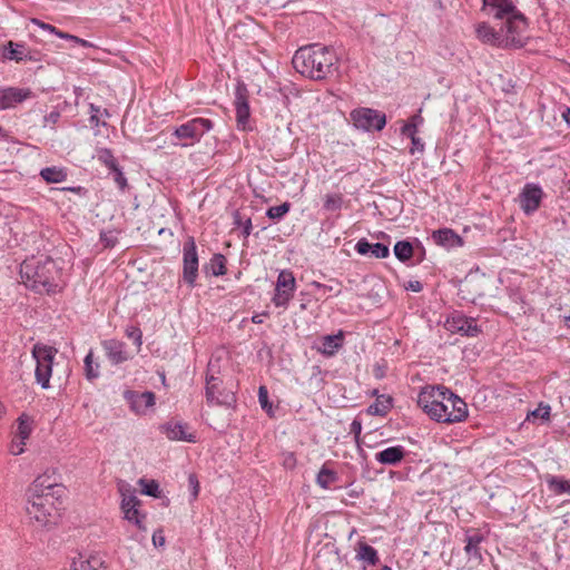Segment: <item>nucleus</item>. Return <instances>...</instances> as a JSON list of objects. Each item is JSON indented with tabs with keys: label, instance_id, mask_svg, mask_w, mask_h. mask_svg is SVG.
Instances as JSON below:
<instances>
[{
	"label": "nucleus",
	"instance_id": "1",
	"mask_svg": "<svg viewBox=\"0 0 570 570\" xmlns=\"http://www.w3.org/2000/svg\"><path fill=\"white\" fill-rule=\"evenodd\" d=\"M62 493L61 485L47 483V478L38 476L27 491L26 514L29 523L38 529L57 524Z\"/></svg>",
	"mask_w": 570,
	"mask_h": 570
},
{
	"label": "nucleus",
	"instance_id": "2",
	"mask_svg": "<svg viewBox=\"0 0 570 570\" xmlns=\"http://www.w3.org/2000/svg\"><path fill=\"white\" fill-rule=\"evenodd\" d=\"M292 63L301 75L322 80L336 70L337 56L332 48L313 43L296 50Z\"/></svg>",
	"mask_w": 570,
	"mask_h": 570
},
{
	"label": "nucleus",
	"instance_id": "3",
	"mask_svg": "<svg viewBox=\"0 0 570 570\" xmlns=\"http://www.w3.org/2000/svg\"><path fill=\"white\" fill-rule=\"evenodd\" d=\"M61 268L49 256L24 259L20 266V276L27 287L37 293H56L60 288Z\"/></svg>",
	"mask_w": 570,
	"mask_h": 570
},
{
	"label": "nucleus",
	"instance_id": "4",
	"mask_svg": "<svg viewBox=\"0 0 570 570\" xmlns=\"http://www.w3.org/2000/svg\"><path fill=\"white\" fill-rule=\"evenodd\" d=\"M433 402V405L422 409L430 419L436 422L455 423L461 422L468 416L466 403L450 391L446 395H442Z\"/></svg>",
	"mask_w": 570,
	"mask_h": 570
},
{
	"label": "nucleus",
	"instance_id": "5",
	"mask_svg": "<svg viewBox=\"0 0 570 570\" xmlns=\"http://www.w3.org/2000/svg\"><path fill=\"white\" fill-rule=\"evenodd\" d=\"M212 129V120L207 118H194L175 128L173 136L179 140H184L183 142H179V146L188 147L193 146L196 141H199L200 138ZM175 145H178V142H175Z\"/></svg>",
	"mask_w": 570,
	"mask_h": 570
},
{
	"label": "nucleus",
	"instance_id": "6",
	"mask_svg": "<svg viewBox=\"0 0 570 570\" xmlns=\"http://www.w3.org/2000/svg\"><path fill=\"white\" fill-rule=\"evenodd\" d=\"M57 353V350L42 345V344H35L32 348V356L36 360V380L41 385L42 389L49 387V380L51 377L52 372V363L55 355Z\"/></svg>",
	"mask_w": 570,
	"mask_h": 570
},
{
	"label": "nucleus",
	"instance_id": "7",
	"mask_svg": "<svg viewBox=\"0 0 570 570\" xmlns=\"http://www.w3.org/2000/svg\"><path fill=\"white\" fill-rule=\"evenodd\" d=\"M350 119L355 128L364 131H380L386 125L385 114L366 107L352 110L350 114Z\"/></svg>",
	"mask_w": 570,
	"mask_h": 570
},
{
	"label": "nucleus",
	"instance_id": "8",
	"mask_svg": "<svg viewBox=\"0 0 570 570\" xmlns=\"http://www.w3.org/2000/svg\"><path fill=\"white\" fill-rule=\"evenodd\" d=\"M505 21V36H503L504 39V47H515L520 48L524 46V37L523 33L527 30L528 27V19L524 17V14L520 11H517L512 14H509L504 18Z\"/></svg>",
	"mask_w": 570,
	"mask_h": 570
},
{
	"label": "nucleus",
	"instance_id": "9",
	"mask_svg": "<svg viewBox=\"0 0 570 570\" xmlns=\"http://www.w3.org/2000/svg\"><path fill=\"white\" fill-rule=\"evenodd\" d=\"M206 401L208 404L232 406L235 393L223 385V381L214 374L206 375Z\"/></svg>",
	"mask_w": 570,
	"mask_h": 570
},
{
	"label": "nucleus",
	"instance_id": "10",
	"mask_svg": "<svg viewBox=\"0 0 570 570\" xmlns=\"http://www.w3.org/2000/svg\"><path fill=\"white\" fill-rule=\"evenodd\" d=\"M296 281L293 273L288 269L279 272L276 281L275 293L272 302L277 307L286 308L294 296Z\"/></svg>",
	"mask_w": 570,
	"mask_h": 570
},
{
	"label": "nucleus",
	"instance_id": "11",
	"mask_svg": "<svg viewBox=\"0 0 570 570\" xmlns=\"http://www.w3.org/2000/svg\"><path fill=\"white\" fill-rule=\"evenodd\" d=\"M183 278L190 287L196 285L198 276V255L194 237H188L183 248Z\"/></svg>",
	"mask_w": 570,
	"mask_h": 570
},
{
	"label": "nucleus",
	"instance_id": "12",
	"mask_svg": "<svg viewBox=\"0 0 570 570\" xmlns=\"http://www.w3.org/2000/svg\"><path fill=\"white\" fill-rule=\"evenodd\" d=\"M543 195V190L538 184H525L519 194V204L524 214H533L540 207Z\"/></svg>",
	"mask_w": 570,
	"mask_h": 570
},
{
	"label": "nucleus",
	"instance_id": "13",
	"mask_svg": "<svg viewBox=\"0 0 570 570\" xmlns=\"http://www.w3.org/2000/svg\"><path fill=\"white\" fill-rule=\"evenodd\" d=\"M445 327L453 333H460L461 335L470 337H474L481 332L475 318L466 317L460 313L449 317L445 322Z\"/></svg>",
	"mask_w": 570,
	"mask_h": 570
},
{
	"label": "nucleus",
	"instance_id": "14",
	"mask_svg": "<svg viewBox=\"0 0 570 570\" xmlns=\"http://www.w3.org/2000/svg\"><path fill=\"white\" fill-rule=\"evenodd\" d=\"M32 95L28 88H0V110L10 109L21 104Z\"/></svg>",
	"mask_w": 570,
	"mask_h": 570
},
{
	"label": "nucleus",
	"instance_id": "15",
	"mask_svg": "<svg viewBox=\"0 0 570 570\" xmlns=\"http://www.w3.org/2000/svg\"><path fill=\"white\" fill-rule=\"evenodd\" d=\"M160 431L171 441L196 442L194 433L188 432V425L180 422H167L160 426Z\"/></svg>",
	"mask_w": 570,
	"mask_h": 570
},
{
	"label": "nucleus",
	"instance_id": "16",
	"mask_svg": "<svg viewBox=\"0 0 570 570\" xmlns=\"http://www.w3.org/2000/svg\"><path fill=\"white\" fill-rule=\"evenodd\" d=\"M235 109L238 129L246 130L250 112L245 88L238 87L236 90Z\"/></svg>",
	"mask_w": 570,
	"mask_h": 570
},
{
	"label": "nucleus",
	"instance_id": "17",
	"mask_svg": "<svg viewBox=\"0 0 570 570\" xmlns=\"http://www.w3.org/2000/svg\"><path fill=\"white\" fill-rule=\"evenodd\" d=\"M125 397L130 403L131 410L137 414H142L146 410L155 404L156 396L153 392L146 391L142 393L126 392Z\"/></svg>",
	"mask_w": 570,
	"mask_h": 570
},
{
	"label": "nucleus",
	"instance_id": "18",
	"mask_svg": "<svg viewBox=\"0 0 570 570\" xmlns=\"http://www.w3.org/2000/svg\"><path fill=\"white\" fill-rule=\"evenodd\" d=\"M102 347L111 364L118 365L130 358L126 351V344L117 340H108L102 343Z\"/></svg>",
	"mask_w": 570,
	"mask_h": 570
},
{
	"label": "nucleus",
	"instance_id": "19",
	"mask_svg": "<svg viewBox=\"0 0 570 570\" xmlns=\"http://www.w3.org/2000/svg\"><path fill=\"white\" fill-rule=\"evenodd\" d=\"M407 451L404 446L394 445L376 452L375 460L384 465H397L404 460Z\"/></svg>",
	"mask_w": 570,
	"mask_h": 570
},
{
	"label": "nucleus",
	"instance_id": "20",
	"mask_svg": "<svg viewBox=\"0 0 570 570\" xmlns=\"http://www.w3.org/2000/svg\"><path fill=\"white\" fill-rule=\"evenodd\" d=\"M355 250L360 255H371L375 258H385L390 255V249L382 243H370L366 238H361L355 245Z\"/></svg>",
	"mask_w": 570,
	"mask_h": 570
},
{
	"label": "nucleus",
	"instance_id": "21",
	"mask_svg": "<svg viewBox=\"0 0 570 570\" xmlns=\"http://www.w3.org/2000/svg\"><path fill=\"white\" fill-rule=\"evenodd\" d=\"M451 390L444 386H425L421 390L417 396V405L421 409H426L430 405H433L439 399H443L442 395H446Z\"/></svg>",
	"mask_w": 570,
	"mask_h": 570
},
{
	"label": "nucleus",
	"instance_id": "22",
	"mask_svg": "<svg viewBox=\"0 0 570 570\" xmlns=\"http://www.w3.org/2000/svg\"><path fill=\"white\" fill-rule=\"evenodd\" d=\"M501 31H503V28L501 29ZM476 35L478 38L484 43L504 47V39L502 32L495 31L491 26H489L485 22H482L476 27Z\"/></svg>",
	"mask_w": 570,
	"mask_h": 570
},
{
	"label": "nucleus",
	"instance_id": "23",
	"mask_svg": "<svg viewBox=\"0 0 570 570\" xmlns=\"http://www.w3.org/2000/svg\"><path fill=\"white\" fill-rule=\"evenodd\" d=\"M72 570H106L105 561L99 554L85 557L79 554L72 561Z\"/></svg>",
	"mask_w": 570,
	"mask_h": 570
},
{
	"label": "nucleus",
	"instance_id": "24",
	"mask_svg": "<svg viewBox=\"0 0 570 570\" xmlns=\"http://www.w3.org/2000/svg\"><path fill=\"white\" fill-rule=\"evenodd\" d=\"M432 238L438 245L449 248L462 245L461 237L450 228L433 232Z\"/></svg>",
	"mask_w": 570,
	"mask_h": 570
},
{
	"label": "nucleus",
	"instance_id": "25",
	"mask_svg": "<svg viewBox=\"0 0 570 570\" xmlns=\"http://www.w3.org/2000/svg\"><path fill=\"white\" fill-rule=\"evenodd\" d=\"M488 7L495 9L494 18L504 19L507 16L519 11L513 0H488Z\"/></svg>",
	"mask_w": 570,
	"mask_h": 570
},
{
	"label": "nucleus",
	"instance_id": "26",
	"mask_svg": "<svg viewBox=\"0 0 570 570\" xmlns=\"http://www.w3.org/2000/svg\"><path fill=\"white\" fill-rule=\"evenodd\" d=\"M343 344V334L340 332L336 335H326L322 338V346L320 352L326 356H333Z\"/></svg>",
	"mask_w": 570,
	"mask_h": 570
},
{
	"label": "nucleus",
	"instance_id": "27",
	"mask_svg": "<svg viewBox=\"0 0 570 570\" xmlns=\"http://www.w3.org/2000/svg\"><path fill=\"white\" fill-rule=\"evenodd\" d=\"M393 406V399L390 395H376V400L367 409L368 414L384 416Z\"/></svg>",
	"mask_w": 570,
	"mask_h": 570
},
{
	"label": "nucleus",
	"instance_id": "28",
	"mask_svg": "<svg viewBox=\"0 0 570 570\" xmlns=\"http://www.w3.org/2000/svg\"><path fill=\"white\" fill-rule=\"evenodd\" d=\"M544 480H546V483H547L549 490L553 494L560 495V494H566V493L569 494L570 493V480H564L562 478L551 475V474H547Z\"/></svg>",
	"mask_w": 570,
	"mask_h": 570
},
{
	"label": "nucleus",
	"instance_id": "29",
	"mask_svg": "<svg viewBox=\"0 0 570 570\" xmlns=\"http://www.w3.org/2000/svg\"><path fill=\"white\" fill-rule=\"evenodd\" d=\"M356 558L371 566H375L379 562L377 551L366 542H358L356 548Z\"/></svg>",
	"mask_w": 570,
	"mask_h": 570
},
{
	"label": "nucleus",
	"instance_id": "30",
	"mask_svg": "<svg viewBox=\"0 0 570 570\" xmlns=\"http://www.w3.org/2000/svg\"><path fill=\"white\" fill-rule=\"evenodd\" d=\"M207 274L222 276L226 273V257L222 254H214L209 263L204 266Z\"/></svg>",
	"mask_w": 570,
	"mask_h": 570
},
{
	"label": "nucleus",
	"instance_id": "31",
	"mask_svg": "<svg viewBox=\"0 0 570 570\" xmlns=\"http://www.w3.org/2000/svg\"><path fill=\"white\" fill-rule=\"evenodd\" d=\"M465 552L470 556V557H475V558H481V553H480V543L483 541V535L478 532V531H473L472 533H466V537H465Z\"/></svg>",
	"mask_w": 570,
	"mask_h": 570
},
{
	"label": "nucleus",
	"instance_id": "32",
	"mask_svg": "<svg viewBox=\"0 0 570 570\" xmlns=\"http://www.w3.org/2000/svg\"><path fill=\"white\" fill-rule=\"evenodd\" d=\"M40 176L47 183H62L67 179V171L60 167H46L41 169Z\"/></svg>",
	"mask_w": 570,
	"mask_h": 570
},
{
	"label": "nucleus",
	"instance_id": "33",
	"mask_svg": "<svg viewBox=\"0 0 570 570\" xmlns=\"http://www.w3.org/2000/svg\"><path fill=\"white\" fill-rule=\"evenodd\" d=\"M337 479V473L324 464L317 473L316 483L322 489H328Z\"/></svg>",
	"mask_w": 570,
	"mask_h": 570
},
{
	"label": "nucleus",
	"instance_id": "34",
	"mask_svg": "<svg viewBox=\"0 0 570 570\" xmlns=\"http://www.w3.org/2000/svg\"><path fill=\"white\" fill-rule=\"evenodd\" d=\"M23 45L8 42V47L3 49V58L8 60H14L17 62L22 61L26 58Z\"/></svg>",
	"mask_w": 570,
	"mask_h": 570
},
{
	"label": "nucleus",
	"instance_id": "35",
	"mask_svg": "<svg viewBox=\"0 0 570 570\" xmlns=\"http://www.w3.org/2000/svg\"><path fill=\"white\" fill-rule=\"evenodd\" d=\"M394 255L402 262H407L413 256V246L407 240H400L394 245Z\"/></svg>",
	"mask_w": 570,
	"mask_h": 570
},
{
	"label": "nucleus",
	"instance_id": "36",
	"mask_svg": "<svg viewBox=\"0 0 570 570\" xmlns=\"http://www.w3.org/2000/svg\"><path fill=\"white\" fill-rule=\"evenodd\" d=\"M85 375L88 380H95L99 376V364L94 362V353H89L85 357Z\"/></svg>",
	"mask_w": 570,
	"mask_h": 570
},
{
	"label": "nucleus",
	"instance_id": "37",
	"mask_svg": "<svg viewBox=\"0 0 570 570\" xmlns=\"http://www.w3.org/2000/svg\"><path fill=\"white\" fill-rule=\"evenodd\" d=\"M31 22L36 26H38L39 28H41L42 30L45 31H49L56 36H58L59 38H62V39H68V40H78V37L76 36H72V35H69L67 32H63V31H60L58 30L55 26H51L49 23H46L39 19H32Z\"/></svg>",
	"mask_w": 570,
	"mask_h": 570
},
{
	"label": "nucleus",
	"instance_id": "38",
	"mask_svg": "<svg viewBox=\"0 0 570 570\" xmlns=\"http://www.w3.org/2000/svg\"><path fill=\"white\" fill-rule=\"evenodd\" d=\"M139 484L142 487L141 492L154 498L160 497L159 484L155 480L140 479Z\"/></svg>",
	"mask_w": 570,
	"mask_h": 570
},
{
	"label": "nucleus",
	"instance_id": "39",
	"mask_svg": "<svg viewBox=\"0 0 570 570\" xmlns=\"http://www.w3.org/2000/svg\"><path fill=\"white\" fill-rule=\"evenodd\" d=\"M31 426L28 417L24 415L20 416L18 420V431L17 435L20 439V444H26V440L30 436Z\"/></svg>",
	"mask_w": 570,
	"mask_h": 570
},
{
	"label": "nucleus",
	"instance_id": "40",
	"mask_svg": "<svg viewBox=\"0 0 570 570\" xmlns=\"http://www.w3.org/2000/svg\"><path fill=\"white\" fill-rule=\"evenodd\" d=\"M343 197L340 194H327L324 198V209L335 212L341 209Z\"/></svg>",
	"mask_w": 570,
	"mask_h": 570
},
{
	"label": "nucleus",
	"instance_id": "41",
	"mask_svg": "<svg viewBox=\"0 0 570 570\" xmlns=\"http://www.w3.org/2000/svg\"><path fill=\"white\" fill-rule=\"evenodd\" d=\"M97 158L100 163H102L110 170L116 169L118 167V163L114 157L110 149L104 148L98 151Z\"/></svg>",
	"mask_w": 570,
	"mask_h": 570
},
{
	"label": "nucleus",
	"instance_id": "42",
	"mask_svg": "<svg viewBox=\"0 0 570 570\" xmlns=\"http://www.w3.org/2000/svg\"><path fill=\"white\" fill-rule=\"evenodd\" d=\"M291 209V204L285 202L278 206L269 207L266 212V215L271 219H281L284 217Z\"/></svg>",
	"mask_w": 570,
	"mask_h": 570
},
{
	"label": "nucleus",
	"instance_id": "43",
	"mask_svg": "<svg viewBox=\"0 0 570 570\" xmlns=\"http://www.w3.org/2000/svg\"><path fill=\"white\" fill-rule=\"evenodd\" d=\"M550 411H551L550 405L540 403L535 410H533L532 412H530L528 414V420L530 417H533V419H541L542 421H549L550 420Z\"/></svg>",
	"mask_w": 570,
	"mask_h": 570
},
{
	"label": "nucleus",
	"instance_id": "44",
	"mask_svg": "<svg viewBox=\"0 0 570 570\" xmlns=\"http://www.w3.org/2000/svg\"><path fill=\"white\" fill-rule=\"evenodd\" d=\"M124 515L126 520L134 522L139 529H144L142 521L145 517L139 513L137 507L132 509H126Z\"/></svg>",
	"mask_w": 570,
	"mask_h": 570
},
{
	"label": "nucleus",
	"instance_id": "45",
	"mask_svg": "<svg viewBox=\"0 0 570 570\" xmlns=\"http://www.w3.org/2000/svg\"><path fill=\"white\" fill-rule=\"evenodd\" d=\"M90 122L95 126H99V116H106L109 117V111L107 109H101L100 107L95 106L94 104H90Z\"/></svg>",
	"mask_w": 570,
	"mask_h": 570
},
{
	"label": "nucleus",
	"instance_id": "46",
	"mask_svg": "<svg viewBox=\"0 0 570 570\" xmlns=\"http://www.w3.org/2000/svg\"><path fill=\"white\" fill-rule=\"evenodd\" d=\"M258 401L262 409L269 413L272 410V403L268 401V391L264 385L258 389Z\"/></svg>",
	"mask_w": 570,
	"mask_h": 570
},
{
	"label": "nucleus",
	"instance_id": "47",
	"mask_svg": "<svg viewBox=\"0 0 570 570\" xmlns=\"http://www.w3.org/2000/svg\"><path fill=\"white\" fill-rule=\"evenodd\" d=\"M111 173L114 174V180L118 185L119 189L125 190L128 184L121 168L118 166L116 169H112Z\"/></svg>",
	"mask_w": 570,
	"mask_h": 570
},
{
	"label": "nucleus",
	"instance_id": "48",
	"mask_svg": "<svg viewBox=\"0 0 570 570\" xmlns=\"http://www.w3.org/2000/svg\"><path fill=\"white\" fill-rule=\"evenodd\" d=\"M139 504V500L135 494H124L122 493V500H121V510L122 512L126 511V509H132Z\"/></svg>",
	"mask_w": 570,
	"mask_h": 570
},
{
	"label": "nucleus",
	"instance_id": "49",
	"mask_svg": "<svg viewBox=\"0 0 570 570\" xmlns=\"http://www.w3.org/2000/svg\"><path fill=\"white\" fill-rule=\"evenodd\" d=\"M126 334L129 338L134 340L137 347H140L142 344V333L138 327H128L126 330Z\"/></svg>",
	"mask_w": 570,
	"mask_h": 570
},
{
	"label": "nucleus",
	"instance_id": "50",
	"mask_svg": "<svg viewBox=\"0 0 570 570\" xmlns=\"http://www.w3.org/2000/svg\"><path fill=\"white\" fill-rule=\"evenodd\" d=\"M419 126H420V124H417V122L404 124L401 128V132H402V135L407 136L409 138L416 136Z\"/></svg>",
	"mask_w": 570,
	"mask_h": 570
},
{
	"label": "nucleus",
	"instance_id": "51",
	"mask_svg": "<svg viewBox=\"0 0 570 570\" xmlns=\"http://www.w3.org/2000/svg\"><path fill=\"white\" fill-rule=\"evenodd\" d=\"M362 432V422L357 419H354L350 425V433L354 434L355 440L357 441Z\"/></svg>",
	"mask_w": 570,
	"mask_h": 570
},
{
	"label": "nucleus",
	"instance_id": "52",
	"mask_svg": "<svg viewBox=\"0 0 570 570\" xmlns=\"http://www.w3.org/2000/svg\"><path fill=\"white\" fill-rule=\"evenodd\" d=\"M411 141H412V148L410 150V153L413 155L415 151H420L422 153L423 149H424V144L422 142L421 138L416 137V136H413V137H410Z\"/></svg>",
	"mask_w": 570,
	"mask_h": 570
},
{
	"label": "nucleus",
	"instance_id": "53",
	"mask_svg": "<svg viewBox=\"0 0 570 570\" xmlns=\"http://www.w3.org/2000/svg\"><path fill=\"white\" fill-rule=\"evenodd\" d=\"M23 445L24 444H20V441L19 442L12 441L11 446H10L11 454L19 455V454L23 453V451H24Z\"/></svg>",
	"mask_w": 570,
	"mask_h": 570
},
{
	"label": "nucleus",
	"instance_id": "54",
	"mask_svg": "<svg viewBox=\"0 0 570 570\" xmlns=\"http://www.w3.org/2000/svg\"><path fill=\"white\" fill-rule=\"evenodd\" d=\"M405 288L419 293L422 291L423 285L419 281H410Z\"/></svg>",
	"mask_w": 570,
	"mask_h": 570
},
{
	"label": "nucleus",
	"instance_id": "55",
	"mask_svg": "<svg viewBox=\"0 0 570 570\" xmlns=\"http://www.w3.org/2000/svg\"><path fill=\"white\" fill-rule=\"evenodd\" d=\"M188 481H189V484L193 487V495L196 498L198 494V488H199L198 480H197L196 475L190 474L188 478Z\"/></svg>",
	"mask_w": 570,
	"mask_h": 570
},
{
	"label": "nucleus",
	"instance_id": "56",
	"mask_svg": "<svg viewBox=\"0 0 570 570\" xmlns=\"http://www.w3.org/2000/svg\"><path fill=\"white\" fill-rule=\"evenodd\" d=\"M60 118V114L58 111H51L49 115L45 117V120L50 124H56Z\"/></svg>",
	"mask_w": 570,
	"mask_h": 570
},
{
	"label": "nucleus",
	"instance_id": "57",
	"mask_svg": "<svg viewBox=\"0 0 570 570\" xmlns=\"http://www.w3.org/2000/svg\"><path fill=\"white\" fill-rule=\"evenodd\" d=\"M252 233V220L250 218L245 219L243 224V235L245 237H248Z\"/></svg>",
	"mask_w": 570,
	"mask_h": 570
},
{
	"label": "nucleus",
	"instance_id": "58",
	"mask_svg": "<svg viewBox=\"0 0 570 570\" xmlns=\"http://www.w3.org/2000/svg\"><path fill=\"white\" fill-rule=\"evenodd\" d=\"M153 542H154V544H155V546H164V543H165V538H164V535L161 534V532H159V533L155 532V533L153 534Z\"/></svg>",
	"mask_w": 570,
	"mask_h": 570
},
{
	"label": "nucleus",
	"instance_id": "59",
	"mask_svg": "<svg viewBox=\"0 0 570 570\" xmlns=\"http://www.w3.org/2000/svg\"><path fill=\"white\" fill-rule=\"evenodd\" d=\"M562 118L570 126V108H566V110L562 112Z\"/></svg>",
	"mask_w": 570,
	"mask_h": 570
},
{
	"label": "nucleus",
	"instance_id": "60",
	"mask_svg": "<svg viewBox=\"0 0 570 570\" xmlns=\"http://www.w3.org/2000/svg\"><path fill=\"white\" fill-rule=\"evenodd\" d=\"M263 316H266V314L254 315V316L252 317L253 323H255V324H261V323H263Z\"/></svg>",
	"mask_w": 570,
	"mask_h": 570
},
{
	"label": "nucleus",
	"instance_id": "61",
	"mask_svg": "<svg viewBox=\"0 0 570 570\" xmlns=\"http://www.w3.org/2000/svg\"><path fill=\"white\" fill-rule=\"evenodd\" d=\"M234 223H235L236 225H238V226H240V225H243V224H244V223H243V220H242V216H240V214H239L238 212H237V213L235 214V216H234Z\"/></svg>",
	"mask_w": 570,
	"mask_h": 570
},
{
	"label": "nucleus",
	"instance_id": "62",
	"mask_svg": "<svg viewBox=\"0 0 570 570\" xmlns=\"http://www.w3.org/2000/svg\"><path fill=\"white\" fill-rule=\"evenodd\" d=\"M423 121V119L421 118L420 115H415L410 122H417L420 125H422L421 122Z\"/></svg>",
	"mask_w": 570,
	"mask_h": 570
},
{
	"label": "nucleus",
	"instance_id": "63",
	"mask_svg": "<svg viewBox=\"0 0 570 570\" xmlns=\"http://www.w3.org/2000/svg\"><path fill=\"white\" fill-rule=\"evenodd\" d=\"M73 41L82 45L83 47L90 46L87 40H83V39H80V38H78V40H73Z\"/></svg>",
	"mask_w": 570,
	"mask_h": 570
},
{
	"label": "nucleus",
	"instance_id": "64",
	"mask_svg": "<svg viewBox=\"0 0 570 570\" xmlns=\"http://www.w3.org/2000/svg\"><path fill=\"white\" fill-rule=\"evenodd\" d=\"M6 136V130L2 127H0V137L4 138Z\"/></svg>",
	"mask_w": 570,
	"mask_h": 570
}]
</instances>
